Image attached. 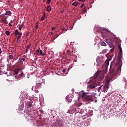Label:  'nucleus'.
I'll return each instance as SVG.
<instances>
[{
  "label": "nucleus",
  "instance_id": "f704fd0d",
  "mask_svg": "<svg viewBox=\"0 0 127 127\" xmlns=\"http://www.w3.org/2000/svg\"><path fill=\"white\" fill-rule=\"evenodd\" d=\"M78 1H79L80 2H85V0H78Z\"/></svg>",
  "mask_w": 127,
  "mask_h": 127
},
{
  "label": "nucleus",
  "instance_id": "58836bf2",
  "mask_svg": "<svg viewBox=\"0 0 127 127\" xmlns=\"http://www.w3.org/2000/svg\"><path fill=\"white\" fill-rule=\"evenodd\" d=\"M107 72H108V70L107 69H106V70L104 71V74H106Z\"/></svg>",
  "mask_w": 127,
  "mask_h": 127
},
{
  "label": "nucleus",
  "instance_id": "423d86ee",
  "mask_svg": "<svg viewBox=\"0 0 127 127\" xmlns=\"http://www.w3.org/2000/svg\"><path fill=\"white\" fill-rule=\"evenodd\" d=\"M88 87H89V88H90L91 89H93V88H95V87H97V85L95 84H91L90 85H89L88 86Z\"/></svg>",
  "mask_w": 127,
  "mask_h": 127
},
{
  "label": "nucleus",
  "instance_id": "79ce46f5",
  "mask_svg": "<svg viewBox=\"0 0 127 127\" xmlns=\"http://www.w3.org/2000/svg\"><path fill=\"white\" fill-rule=\"evenodd\" d=\"M50 35H53V32H51V34H50Z\"/></svg>",
  "mask_w": 127,
  "mask_h": 127
},
{
  "label": "nucleus",
  "instance_id": "cd10ccee",
  "mask_svg": "<svg viewBox=\"0 0 127 127\" xmlns=\"http://www.w3.org/2000/svg\"><path fill=\"white\" fill-rule=\"evenodd\" d=\"M24 75V73H23V72H21V73H20L19 75V78H20V77H22Z\"/></svg>",
  "mask_w": 127,
  "mask_h": 127
},
{
  "label": "nucleus",
  "instance_id": "ddd939ff",
  "mask_svg": "<svg viewBox=\"0 0 127 127\" xmlns=\"http://www.w3.org/2000/svg\"><path fill=\"white\" fill-rule=\"evenodd\" d=\"M32 103V101H30L29 102L27 103V106H28L29 108H31L32 105L31 103Z\"/></svg>",
  "mask_w": 127,
  "mask_h": 127
},
{
  "label": "nucleus",
  "instance_id": "0eeeda50",
  "mask_svg": "<svg viewBox=\"0 0 127 127\" xmlns=\"http://www.w3.org/2000/svg\"><path fill=\"white\" fill-rule=\"evenodd\" d=\"M22 69L20 68H16V69L14 70V72L16 75H17L18 74L19 71L21 70Z\"/></svg>",
  "mask_w": 127,
  "mask_h": 127
},
{
  "label": "nucleus",
  "instance_id": "37998d69",
  "mask_svg": "<svg viewBox=\"0 0 127 127\" xmlns=\"http://www.w3.org/2000/svg\"><path fill=\"white\" fill-rule=\"evenodd\" d=\"M111 52H112L113 51V49H111Z\"/></svg>",
  "mask_w": 127,
  "mask_h": 127
},
{
  "label": "nucleus",
  "instance_id": "c85d7f7f",
  "mask_svg": "<svg viewBox=\"0 0 127 127\" xmlns=\"http://www.w3.org/2000/svg\"><path fill=\"white\" fill-rule=\"evenodd\" d=\"M25 60V59H23V58L20 59V62H21V63L24 62V61Z\"/></svg>",
  "mask_w": 127,
  "mask_h": 127
},
{
  "label": "nucleus",
  "instance_id": "c756f323",
  "mask_svg": "<svg viewBox=\"0 0 127 127\" xmlns=\"http://www.w3.org/2000/svg\"><path fill=\"white\" fill-rule=\"evenodd\" d=\"M68 30V28L66 27V28H63V31H67V30Z\"/></svg>",
  "mask_w": 127,
  "mask_h": 127
},
{
  "label": "nucleus",
  "instance_id": "aec40b11",
  "mask_svg": "<svg viewBox=\"0 0 127 127\" xmlns=\"http://www.w3.org/2000/svg\"><path fill=\"white\" fill-rule=\"evenodd\" d=\"M26 113L27 115V117H31V112H30V111H27Z\"/></svg>",
  "mask_w": 127,
  "mask_h": 127
},
{
  "label": "nucleus",
  "instance_id": "4c0bfd02",
  "mask_svg": "<svg viewBox=\"0 0 127 127\" xmlns=\"http://www.w3.org/2000/svg\"><path fill=\"white\" fill-rule=\"evenodd\" d=\"M52 30L53 31L55 30V27H53V28H52Z\"/></svg>",
  "mask_w": 127,
  "mask_h": 127
},
{
  "label": "nucleus",
  "instance_id": "a19ab883",
  "mask_svg": "<svg viewBox=\"0 0 127 127\" xmlns=\"http://www.w3.org/2000/svg\"><path fill=\"white\" fill-rule=\"evenodd\" d=\"M64 12V11H62V12H61V13L62 14H63V13Z\"/></svg>",
  "mask_w": 127,
  "mask_h": 127
},
{
  "label": "nucleus",
  "instance_id": "ea45409f",
  "mask_svg": "<svg viewBox=\"0 0 127 127\" xmlns=\"http://www.w3.org/2000/svg\"><path fill=\"white\" fill-rule=\"evenodd\" d=\"M8 26L12 27V24H11V23H8Z\"/></svg>",
  "mask_w": 127,
  "mask_h": 127
},
{
  "label": "nucleus",
  "instance_id": "39448f33",
  "mask_svg": "<svg viewBox=\"0 0 127 127\" xmlns=\"http://www.w3.org/2000/svg\"><path fill=\"white\" fill-rule=\"evenodd\" d=\"M112 60V56H110V58H108L105 61V64L107 65H109V62Z\"/></svg>",
  "mask_w": 127,
  "mask_h": 127
},
{
  "label": "nucleus",
  "instance_id": "6e6552de",
  "mask_svg": "<svg viewBox=\"0 0 127 127\" xmlns=\"http://www.w3.org/2000/svg\"><path fill=\"white\" fill-rule=\"evenodd\" d=\"M22 35V34L19 32H18V30H15V35H16V36H17L18 35Z\"/></svg>",
  "mask_w": 127,
  "mask_h": 127
},
{
  "label": "nucleus",
  "instance_id": "49530a36",
  "mask_svg": "<svg viewBox=\"0 0 127 127\" xmlns=\"http://www.w3.org/2000/svg\"><path fill=\"white\" fill-rule=\"evenodd\" d=\"M84 12H85V11H84Z\"/></svg>",
  "mask_w": 127,
  "mask_h": 127
},
{
  "label": "nucleus",
  "instance_id": "72a5a7b5",
  "mask_svg": "<svg viewBox=\"0 0 127 127\" xmlns=\"http://www.w3.org/2000/svg\"><path fill=\"white\" fill-rule=\"evenodd\" d=\"M51 2V0H47L48 4H50Z\"/></svg>",
  "mask_w": 127,
  "mask_h": 127
},
{
  "label": "nucleus",
  "instance_id": "c03bdc74",
  "mask_svg": "<svg viewBox=\"0 0 127 127\" xmlns=\"http://www.w3.org/2000/svg\"><path fill=\"white\" fill-rule=\"evenodd\" d=\"M75 0H73V1H75Z\"/></svg>",
  "mask_w": 127,
  "mask_h": 127
},
{
  "label": "nucleus",
  "instance_id": "f8f14e48",
  "mask_svg": "<svg viewBox=\"0 0 127 127\" xmlns=\"http://www.w3.org/2000/svg\"><path fill=\"white\" fill-rule=\"evenodd\" d=\"M51 10H52V8L50 5L47 6V7L46 8V11L48 12L51 11Z\"/></svg>",
  "mask_w": 127,
  "mask_h": 127
},
{
  "label": "nucleus",
  "instance_id": "20e7f679",
  "mask_svg": "<svg viewBox=\"0 0 127 127\" xmlns=\"http://www.w3.org/2000/svg\"><path fill=\"white\" fill-rule=\"evenodd\" d=\"M106 31H107V32H108V34H107V37L108 38H112V37L114 36V34L112 33L111 31H110L108 29H106Z\"/></svg>",
  "mask_w": 127,
  "mask_h": 127
},
{
  "label": "nucleus",
  "instance_id": "f3484780",
  "mask_svg": "<svg viewBox=\"0 0 127 127\" xmlns=\"http://www.w3.org/2000/svg\"><path fill=\"white\" fill-rule=\"evenodd\" d=\"M31 47V46L30 45H29L28 46H27V47H26V53H27V51H28V50L30 49V47Z\"/></svg>",
  "mask_w": 127,
  "mask_h": 127
},
{
  "label": "nucleus",
  "instance_id": "5701e85b",
  "mask_svg": "<svg viewBox=\"0 0 127 127\" xmlns=\"http://www.w3.org/2000/svg\"><path fill=\"white\" fill-rule=\"evenodd\" d=\"M39 53H40V55L42 56H44L45 55H46V54L42 53V50H40V52H39Z\"/></svg>",
  "mask_w": 127,
  "mask_h": 127
},
{
  "label": "nucleus",
  "instance_id": "c9c22d12",
  "mask_svg": "<svg viewBox=\"0 0 127 127\" xmlns=\"http://www.w3.org/2000/svg\"><path fill=\"white\" fill-rule=\"evenodd\" d=\"M84 5H85L84 3H82V4L81 5V6H80L81 8L83 7V6H84Z\"/></svg>",
  "mask_w": 127,
  "mask_h": 127
},
{
  "label": "nucleus",
  "instance_id": "412c9836",
  "mask_svg": "<svg viewBox=\"0 0 127 127\" xmlns=\"http://www.w3.org/2000/svg\"><path fill=\"white\" fill-rule=\"evenodd\" d=\"M45 17H46V14L44 13L43 16H42V18H41V21L44 20Z\"/></svg>",
  "mask_w": 127,
  "mask_h": 127
},
{
  "label": "nucleus",
  "instance_id": "9b49d317",
  "mask_svg": "<svg viewBox=\"0 0 127 127\" xmlns=\"http://www.w3.org/2000/svg\"><path fill=\"white\" fill-rule=\"evenodd\" d=\"M72 100V98H70L69 96H66V101H68L69 103H70V102H71Z\"/></svg>",
  "mask_w": 127,
  "mask_h": 127
},
{
  "label": "nucleus",
  "instance_id": "7ed1b4c3",
  "mask_svg": "<svg viewBox=\"0 0 127 127\" xmlns=\"http://www.w3.org/2000/svg\"><path fill=\"white\" fill-rule=\"evenodd\" d=\"M42 81H43V79H40V80H39V82L36 84V86L32 87V89L33 91H35V93L39 92V91L37 89L41 87V86H42V84L43 83Z\"/></svg>",
  "mask_w": 127,
  "mask_h": 127
},
{
  "label": "nucleus",
  "instance_id": "2f4dec72",
  "mask_svg": "<svg viewBox=\"0 0 127 127\" xmlns=\"http://www.w3.org/2000/svg\"><path fill=\"white\" fill-rule=\"evenodd\" d=\"M40 48H39V49H38V50H37V51H36V52L37 53H39V52H40Z\"/></svg>",
  "mask_w": 127,
  "mask_h": 127
},
{
  "label": "nucleus",
  "instance_id": "393cba45",
  "mask_svg": "<svg viewBox=\"0 0 127 127\" xmlns=\"http://www.w3.org/2000/svg\"><path fill=\"white\" fill-rule=\"evenodd\" d=\"M100 75V71H97V72H96V77H98L99 75Z\"/></svg>",
  "mask_w": 127,
  "mask_h": 127
},
{
  "label": "nucleus",
  "instance_id": "a211bd4d",
  "mask_svg": "<svg viewBox=\"0 0 127 127\" xmlns=\"http://www.w3.org/2000/svg\"><path fill=\"white\" fill-rule=\"evenodd\" d=\"M106 42L109 43L110 44H112V40L111 39L106 40Z\"/></svg>",
  "mask_w": 127,
  "mask_h": 127
},
{
  "label": "nucleus",
  "instance_id": "f257e3e1",
  "mask_svg": "<svg viewBox=\"0 0 127 127\" xmlns=\"http://www.w3.org/2000/svg\"><path fill=\"white\" fill-rule=\"evenodd\" d=\"M121 58L122 57H118L117 63L115 64V67L114 68V69L110 70L109 74H107V76L105 78V85L103 86V93H106L108 91V89L109 88L110 81L113 79L114 76H115L116 74H118L120 73L121 67L122 66Z\"/></svg>",
  "mask_w": 127,
  "mask_h": 127
},
{
  "label": "nucleus",
  "instance_id": "9d476101",
  "mask_svg": "<svg viewBox=\"0 0 127 127\" xmlns=\"http://www.w3.org/2000/svg\"><path fill=\"white\" fill-rule=\"evenodd\" d=\"M21 35H18V36H16V37H17V39H16V42L19 43L20 42V38H21Z\"/></svg>",
  "mask_w": 127,
  "mask_h": 127
},
{
  "label": "nucleus",
  "instance_id": "4be33fe9",
  "mask_svg": "<svg viewBox=\"0 0 127 127\" xmlns=\"http://www.w3.org/2000/svg\"><path fill=\"white\" fill-rule=\"evenodd\" d=\"M23 27H24L23 24L20 25V26H19V30H21V29Z\"/></svg>",
  "mask_w": 127,
  "mask_h": 127
},
{
  "label": "nucleus",
  "instance_id": "bb28decb",
  "mask_svg": "<svg viewBox=\"0 0 127 127\" xmlns=\"http://www.w3.org/2000/svg\"><path fill=\"white\" fill-rule=\"evenodd\" d=\"M59 35L58 34L55 35L53 36V40H55L56 38H57V37H58Z\"/></svg>",
  "mask_w": 127,
  "mask_h": 127
},
{
  "label": "nucleus",
  "instance_id": "b1692460",
  "mask_svg": "<svg viewBox=\"0 0 127 127\" xmlns=\"http://www.w3.org/2000/svg\"><path fill=\"white\" fill-rule=\"evenodd\" d=\"M96 62H97V64H96V66H98L100 64H101V62H100L99 60H96Z\"/></svg>",
  "mask_w": 127,
  "mask_h": 127
},
{
  "label": "nucleus",
  "instance_id": "1a4fd4ad",
  "mask_svg": "<svg viewBox=\"0 0 127 127\" xmlns=\"http://www.w3.org/2000/svg\"><path fill=\"white\" fill-rule=\"evenodd\" d=\"M1 21L4 23V24L5 25L8 24V22L6 21V20H5V18H2V19L1 20Z\"/></svg>",
  "mask_w": 127,
  "mask_h": 127
},
{
  "label": "nucleus",
  "instance_id": "473e14b6",
  "mask_svg": "<svg viewBox=\"0 0 127 127\" xmlns=\"http://www.w3.org/2000/svg\"><path fill=\"white\" fill-rule=\"evenodd\" d=\"M62 72L63 73H64L65 72H66V69L64 68V69H63Z\"/></svg>",
  "mask_w": 127,
  "mask_h": 127
},
{
  "label": "nucleus",
  "instance_id": "7c9ffc66",
  "mask_svg": "<svg viewBox=\"0 0 127 127\" xmlns=\"http://www.w3.org/2000/svg\"><path fill=\"white\" fill-rule=\"evenodd\" d=\"M101 89V86L99 87L98 89L97 90L99 93H100Z\"/></svg>",
  "mask_w": 127,
  "mask_h": 127
},
{
  "label": "nucleus",
  "instance_id": "a18cd8bd",
  "mask_svg": "<svg viewBox=\"0 0 127 127\" xmlns=\"http://www.w3.org/2000/svg\"><path fill=\"white\" fill-rule=\"evenodd\" d=\"M11 23H12V22H11Z\"/></svg>",
  "mask_w": 127,
  "mask_h": 127
},
{
  "label": "nucleus",
  "instance_id": "4468645a",
  "mask_svg": "<svg viewBox=\"0 0 127 127\" xmlns=\"http://www.w3.org/2000/svg\"><path fill=\"white\" fill-rule=\"evenodd\" d=\"M78 4V2H76V1L73 2L71 4L72 5H73L74 6H77Z\"/></svg>",
  "mask_w": 127,
  "mask_h": 127
},
{
  "label": "nucleus",
  "instance_id": "e433bc0d",
  "mask_svg": "<svg viewBox=\"0 0 127 127\" xmlns=\"http://www.w3.org/2000/svg\"><path fill=\"white\" fill-rule=\"evenodd\" d=\"M38 28H39V26H38V24H37L36 26H35V28H36V29H38Z\"/></svg>",
  "mask_w": 127,
  "mask_h": 127
},
{
  "label": "nucleus",
  "instance_id": "2eb2a0df",
  "mask_svg": "<svg viewBox=\"0 0 127 127\" xmlns=\"http://www.w3.org/2000/svg\"><path fill=\"white\" fill-rule=\"evenodd\" d=\"M12 14L10 11H6L5 13V15H10Z\"/></svg>",
  "mask_w": 127,
  "mask_h": 127
},
{
  "label": "nucleus",
  "instance_id": "6ab92c4d",
  "mask_svg": "<svg viewBox=\"0 0 127 127\" xmlns=\"http://www.w3.org/2000/svg\"><path fill=\"white\" fill-rule=\"evenodd\" d=\"M8 60H11L13 58V56L12 55H10L8 56Z\"/></svg>",
  "mask_w": 127,
  "mask_h": 127
},
{
  "label": "nucleus",
  "instance_id": "dca6fc26",
  "mask_svg": "<svg viewBox=\"0 0 127 127\" xmlns=\"http://www.w3.org/2000/svg\"><path fill=\"white\" fill-rule=\"evenodd\" d=\"M100 45H101L102 46H106L107 44H106V43L104 42H100Z\"/></svg>",
  "mask_w": 127,
  "mask_h": 127
},
{
  "label": "nucleus",
  "instance_id": "a878e982",
  "mask_svg": "<svg viewBox=\"0 0 127 127\" xmlns=\"http://www.w3.org/2000/svg\"><path fill=\"white\" fill-rule=\"evenodd\" d=\"M5 34H6L7 36H9V34H10V33L9 32V31H5Z\"/></svg>",
  "mask_w": 127,
  "mask_h": 127
},
{
  "label": "nucleus",
  "instance_id": "f03ea898",
  "mask_svg": "<svg viewBox=\"0 0 127 127\" xmlns=\"http://www.w3.org/2000/svg\"><path fill=\"white\" fill-rule=\"evenodd\" d=\"M81 97L84 102L92 101L93 100L92 96L88 95V93H83Z\"/></svg>",
  "mask_w": 127,
  "mask_h": 127
}]
</instances>
